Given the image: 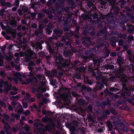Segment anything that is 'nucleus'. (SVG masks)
Masks as SVG:
<instances>
[{
	"instance_id": "nucleus-64",
	"label": "nucleus",
	"mask_w": 134,
	"mask_h": 134,
	"mask_svg": "<svg viewBox=\"0 0 134 134\" xmlns=\"http://www.w3.org/2000/svg\"><path fill=\"white\" fill-rule=\"evenodd\" d=\"M110 55L113 57H115L116 55V53L115 52H112L111 53Z\"/></svg>"
},
{
	"instance_id": "nucleus-34",
	"label": "nucleus",
	"mask_w": 134,
	"mask_h": 134,
	"mask_svg": "<svg viewBox=\"0 0 134 134\" xmlns=\"http://www.w3.org/2000/svg\"><path fill=\"white\" fill-rule=\"evenodd\" d=\"M55 45V50H57L59 49V47H61V45L60 43H57Z\"/></svg>"
},
{
	"instance_id": "nucleus-13",
	"label": "nucleus",
	"mask_w": 134,
	"mask_h": 134,
	"mask_svg": "<svg viewBox=\"0 0 134 134\" xmlns=\"http://www.w3.org/2000/svg\"><path fill=\"white\" fill-rule=\"evenodd\" d=\"M103 102L104 103L105 106H110L111 101L109 100V98H107L106 99V101H104Z\"/></svg>"
},
{
	"instance_id": "nucleus-37",
	"label": "nucleus",
	"mask_w": 134,
	"mask_h": 134,
	"mask_svg": "<svg viewBox=\"0 0 134 134\" xmlns=\"http://www.w3.org/2000/svg\"><path fill=\"white\" fill-rule=\"evenodd\" d=\"M0 75L3 78L4 77L6 76L5 73L4 72V71L3 70H1L0 71Z\"/></svg>"
},
{
	"instance_id": "nucleus-59",
	"label": "nucleus",
	"mask_w": 134,
	"mask_h": 134,
	"mask_svg": "<svg viewBox=\"0 0 134 134\" xmlns=\"http://www.w3.org/2000/svg\"><path fill=\"white\" fill-rule=\"evenodd\" d=\"M8 128H9L8 126H5L4 127H3V129L4 130V131L5 132L8 131ZM9 127V128H10Z\"/></svg>"
},
{
	"instance_id": "nucleus-46",
	"label": "nucleus",
	"mask_w": 134,
	"mask_h": 134,
	"mask_svg": "<svg viewBox=\"0 0 134 134\" xmlns=\"http://www.w3.org/2000/svg\"><path fill=\"white\" fill-rule=\"evenodd\" d=\"M32 92L34 93L35 94V93H38V91L37 89H36L35 87H33L32 88Z\"/></svg>"
},
{
	"instance_id": "nucleus-5",
	"label": "nucleus",
	"mask_w": 134,
	"mask_h": 134,
	"mask_svg": "<svg viewBox=\"0 0 134 134\" xmlns=\"http://www.w3.org/2000/svg\"><path fill=\"white\" fill-rule=\"evenodd\" d=\"M12 86V85L10 83L9 85H8L7 86L3 89L4 92L5 94H7L9 91L11 90Z\"/></svg>"
},
{
	"instance_id": "nucleus-17",
	"label": "nucleus",
	"mask_w": 134,
	"mask_h": 134,
	"mask_svg": "<svg viewBox=\"0 0 134 134\" xmlns=\"http://www.w3.org/2000/svg\"><path fill=\"white\" fill-rule=\"evenodd\" d=\"M97 75L96 76V79L98 80H100V77L101 76V74H100L99 72L97 71Z\"/></svg>"
},
{
	"instance_id": "nucleus-40",
	"label": "nucleus",
	"mask_w": 134,
	"mask_h": 134,
	"mask_svg": "<svg viewBox=\"0 0 134 134\" xmlns=\"http://www.w3.org/2000/svg\"><path fill=\"white\" fill-rule=\"evenodd\" d=\"M46 44H47V48L48 51L52 48L51 45L49 44V43H48V42H46Z\"/></svg>"
},
{
	"instance_id": "nucleus-6",
	"label": "nucleus",
	"mask_w": 134,
	"mask_h": 134,
	"mask_svg": "<svg viewBox=\"0 0 134 134\" xmlns=\"http://www.w3.org/2000/svg\"><path fill=\"white\" fill-rule=\"evenodd\" d=\"M72 53V52L70 49H65L64 51L63 52L64 55L66 57H68L69 55H71Z\"/></svg>"
},
{
	"instance_id": "nucleus-52",
	"label": "nucleus",
	"mask_w": 134,
	"mask_h": 134,
	"mask_svg": "<svg viewBox=\"0 0 134 134\" xmlns=\"http://www.w3.org/2000/svg\"><path fill=\"white\" fill-rule=\"evenodd\" d=\"M22 10L20 9H18L17 10V12L20 16L21 15L23 14V13H22Z\"/></svg>"
},
{
	"instance_id": "nucleus-50",
	"label": "nucleus",
	"mask_w": 134,
	"mask_h": 134,
	"mask_svg": "<svg viewBox=\"0 0 134 134\" xmlns=\"http://www.w3.org/2000/svg\"><path fill=\"white\" fill-rule=\"evenodd\" d=\"M5 120L3 119L2 120V122L4 124V126H7L8 127H10V126H9L8 123L7 122H5Z\"/></svg>"
},
{
	"instance_id": "nucleus-47",
	"label": "nucleus",
	"mask_w": 134,
	"mask_h": 134,
	"mask_svg": "<svg viewBox=\"0 0 134 134\" xmlns=\"http://www.w3.org/2000/svg\"><path fill=\"white\" fill-rule=\"evenodd\" d=\"M22 104L23 107L25 109H26L28 107V104L26 102H23L22 103Z\"/></svg>"
},
{
	"instance_id": "nucleus-2",
	"label": "nucleus",
	"mask_w": 134,
	"mask_h": 134,
	"mask_svg": "<svg viewBox=\"0 0 134 134\" xmlns=\"http://www.w3.org/2000/svg\"><path fill=\"white\" fill-rule=\"evenodd\" d=\"M25 82L27 85L30 83L31 85H33L34 84L36 85L38 84V80L36 77L34 76V77L30 78L29 79H26Z\"/></svg>"
},
{
	"instance_id": "nucleus-55",
	"label": "nucleus",
	"mask_w": 134,
	"mask_h": 134,
	"mask_svg": "<svg viewBox=\"0 0 134 134\" xmlns=\"http://www.w3.org/2000/svg\"><path fill=\"white\" fill-rule=\"evenodd\" d=\"M116 89L114 87H110L109 88V90L111 92H114L116 91Z\"/></svg>"
},
{
	"instance_id": "nucleus-53",
	"label": "nucleus",
	"mask_w": 134,
	"mask_h": 134,
	"mask_svg": "<svg viewBox=\"0 0 134 134\" xmlns=\"http://www.w3.org/2000/svg\"><path fill=\"white\" fill-rule=\"evenodd\" d=\"M118 36L120 38H125L126 37V35L124 34H120L118 35Z\"/></svg>"
},
{
	"instance_id": "nucleus-35",
	"label": "nucleus",
	"mask_w": 134,
	"mask_h": 134,
	"mask_svg": "<svg viewBox=\"0 0 134 134\" xmlns=\"http://www.w3.org/2000/svg\"><path fill=\"white\" fill-rule=\"evenodd\" d=\"M11 25L15 27L16 26V22L14 20L12 21L11 22Z\"/></svg>"
},
{
	"instance_id": "nucleus-25",
	"label": "nucleus",
	"mask_w": 134,
	"mask_h": 134,
	"mask_svg": "<svg viewBox=\"0 0 134 134\" xmlns=\"http://www.w3.org/2000/svg\"><path fill=\"white\" fill-rule=\"evenodd\" d=\"M107 31V29L105 27L103 28L102 29L100 30H99V31L100 32L101 34H105V33H106Z\"/></svg>"
},
{
	"instance_id": "nucleus-63",
	"label": "nucleus",
	"mask_w": 134,
	"mask_h": 134,
	"mask_svg": "<svg viewBox=\"0 0 134 134\" xmlns=\"http://www.w3.org/2000/svg\"><path fill=\"white\" fill-rule=\"evenodd\" d=\"M53 16L52 13L49 14L48 16V17L50 20L52 19L53 18Z\"/></svg>"
},
{
	"instance_id": "nucleus-15",
	"label": "nucleus",
	"mask_w": 134,
	"mask_h": 134,
	"mask_svg": "<svg viewBox=\"0 0 134 134\" xmlns=\"http://www.w3.org/2000/svg\"><path fill=\"white\" fill-rule=\"evenodd\" d=\"M45 31L46 34L48 35H49L52 32V29L49 27L46 28Z\"/></svg>"
},
{
	"instance_id": "nucleus-31",
	"label": "nucleus",
	"mask_w": 134,
	"mask_h": 134,
	"mask_svg": "<svg viewBox=\"0 0 134 134\" xmlns=\"http://www.w3.org/2000/svg\"><path fill=\"white\" fill-rule=\"evenodd\" d=\"M12 55H10L9 56H5V58L6 60L8 61H10L12 60Z\"/></svg>"
},
{
	"instance_id": "nucleus-27",
	"label": "nucleus",
	"mask_w": 134,
	"mask_h": 134,
	"mask_svg": "<svg viewBox=\"0 0 134 134\" xmlns=\"http://www.w3.org/2000/svg\"><path fill=\"white\" fill-rule=\"evenodd\" d=\"M93 104H90L88 106V109L92 113L93 109Z\"/></svg>"
},
{
	"instance_id": "nucleus-14",
	"label": "nucleus",
	"mask_w": 134,
	"mask_h": 134,
	"mask_svg": "<svg viewBox=\"0 0 134 134\" xmlns=\"http://www.w3.org/2000/svg\"><path fill=\"white\" fill-rule=\"evenodd\" d=\"M112 6L114 11H119L120 10V8L118 5L113 4Z\"/></svg>"
},
{
	"instance_id": "nucleus-33",
	"label": "nucleus",
	"mask_w": 134,
	"mask_h": 134,
	"mask_svg": "<svg viewBox=\"0 0 134 134\" xmlns=\"http://www.w3.org/2000/svg\"><path fill=\"white\" fill-rule=\"evenodd\" d=\"M45 129L47 131H51L52 130L51 128L50 125H47L45 127Z\"/></svg>"
},
{
	"instance_id": "nucleus-62",
	"label": "nucleus",
	"mask_w": 134,
	"mask_h": 134,
	"mask_svg": "<svg viewBox=\"0 0 134 134\" xmlns=\"http://www.w3.org/2000/svg\"><path fill=\"white\" fill-rule=\"evenodd\" d=\"M74 76L77 79H80L81 78V77L80 76V75L79 74H77L75 75Z\"/></svg>"
},
{
	"instance_id": "nucleus-61",
	"label": "nucleus",
	"mask_w": 134,
	"mask_h": 134,
	"mask_svg": "<svg viewBox=\"0 0 134 134\" xmlns=\"http://www.w3.org/2000/svg\"><path fill=\"white\" fill-rule=\"evenodd\" d=\"M89 95L90 96H92L94 98H95L96 97V96L95 94L94 93L92 92L90 93H89Z\"/></svg>"
},
{
	"instance_id": "nucleus-48",
	"label": "nucleus",
	"mask_w": 134,
	"mask_h": 134,
	"mask_svg": "<svg viewBox=\"0 0 134 134\" xmlns=\"http://www.w3.org/2000/svg\"><path fill=\"white\" fill-rule=\"evenodd\" d=\"M37 46L38 48L40 50H42V44L40 43H38L37 44Z\"/></svg>"
},
{
	"instance_id": "nucleus-1",
	"label": "nucleus",
	"mask_w": 134,
	"mask_h": 134,
	"mask_svg": "<svg viewBox=\"0 0 134 134\" xmlns=\"http://www.w3.org/2000/svg\"><path fill=\"white\" fill-rule=\"evenodd\" d=\"M57 63L58 62H57ZM59 63L57 65V69L62 70L63 68L68 67L69 64V61L67 60H63L61 62H58Z\"/></svg>"
},
{
	"instance_id": "nucleus-54",
	"label": "nucleus",
	"mask_w": 134,
	"mask_h": 134,
	"mask_svg": "<svg viewBox=\"0 0 134 134\" xmlns=\"http://www.w3.org/2000/svg\"><path fill=\"white\" fill-rule=\"evenodd\" d=\"M11 6L10 3L9 2H7L5 3V7H10Z\"/></svg>"
},
{
	"instance_id": "nucleus-30",
	"label": "nucleus",
	"mask_w": 134,
	"mask_h": 134,
	"mask_svg": "<svg viewBox=\"0 0 134 134\" xmlns=\"http://www.w3.org/2000/svg\"><path fill=\"white\" fill-rule=\"evenodd\" d=\"M110 43L113 47H115L116 46V42L114 41H113L112 39L110 40Z\"/></svg>"
},
{
	"instance_id": "nucleus-9",
	"label": "nucleus",
	"mask_w": 134,
	"mask_h": 134,
	"mask_svg": "<svg viewBox=\"0 0 134 134\" xmlns=\"http://www.w3.org/2000/svg\"><path fill=\"white\" fill-rule=\"evenodd\" d=\"M52 75L51 76L54 77V76H57L59 77V76H58V72L55 69H54L51 71Z\"/></svg>"
},
{
	"instance_id": "nucleus-28",
	"label": "nucleus",
	"mask_w": 134,
	"mask_h": 134,
	"mask_svg": "<svg viewBox=\"0 0 134 134\" xmlns=\"http://www.w3.org/2000/svg\"><path fill=\"white\" fill-rule=\"evenodd\" d=\"M56 82V79H55V80L51 79L50 80V83L53 86H54L55 85V83Z\"/></svg>"
},
{
	"instance_id": "nucleus-22",
	"label": "nucleus",
	"mask_w": 134,
	"mask_h": 134,
	"mask_svg": "<svg viewBox=\"0 0 134 134\" xmlns=\"http://www.w3.org/2000/svg\"><path fill=\"white\" fill-rule=\"evenodd\" d=\"M119 68L118 70V72L120 73H123L124 71V68L123 67H122L121 66H119Z\"/></svg>"
},
{
	"instance_id": "nucleus-41",
	"label": "nucleus",
	"mask_w": 134,
	"mask_h": 134,
	"mask_svg": "<svg viewBox=\"0 0 134 134\" xmlns=\"http://www.w3.org/2000/svg\"><path fill=\"white\" fill-rule=\"evenodd\" d=\"M131 9L129 7H126L125 10H123V12L124 13H125L126 12H131Z\"/></svg>"
},
{
	"instance_id": "nucleus-42",
	"label": "nucleus",
	"mask_w": 134,
	"mask_h": 134,
	"mask_svg": "<svg viewBox=\"0 0 134 134\" xmlns=\"http://www.w3.org/2000/svg\"><path fill=\"white\" fill-rule=\"evenodd\" d=\"M63 29L65 32L69 30V27L68 26H65L63 27Z\"/></svg>"
},
{
	"instance_id": "nucleus-10",
	"label": "nucleus",
	"mask_w": 134,
	"mask_h": 134,
	"mask_svg": "<svg viewBox=\"0 0 134 134\" xmlns=\"http://www.w3.org/2000/svg\"><path fill=\"white\" fill-rule=\"evenodd\" d=\"M56 7L57 8H62L63 5L61 3L60 0H57L56 2Z\"/></svg>"
},
{
	"instance_id": "nucleus-43",
	"label": "nucleus",
	"mask_w": 134,
	"mask_h": 134,
	"mask_svg": "<svg viewBox=\"0 0 134 134\" xmlns=\"http://www.w3.org/2000/svg\"><path fill=\"white\" fill-rule=\"evenodd\" d=\"M25 130L26 131H29L30 130V127L28 126H26L24 127Z\"/></svg>"
},
{
	"instance_id": "nucleus-18",
	"label": "nucleus",
	"mask_w": 134,
	"mask_h": 134,
	"mask_svg": "<svg viewBox=\"0 0 134 134\" xmlns=\"http://www.w3.org/2000/svg\"><path fill=\"white\" fill-rule=\"evenodd\" d=\"M104 93L105 95L106 96L110 95L111 94V93L110 92L107 88H106L104 90Z\"/></svg>"
},
{
	"instance_id": "nucleus-51",
	"label": "nucleus",
	"mask_w": 134,
	"mask_h": 134,
	"mask_svg": "<svg viewBox=\"0 0 134 134\" xmlns=\"http://www.w3.org/2000/svg\"><path fill=\"white\" fill-rule=\"evenodd\" d=\"M48 51H49L50 54H54L55 52V51H54V50L53 49H52V48L51 49L48 50Z\"/></svg>"
},
{
	"instance_id": "nucleus-12",
	"label": "nucleus",
	"mask_w": 134,
	"mask_h": 134,
	"mask_svg": "<svg viewBox=\"0 0 134 134\" xmlns=\"http://www.w3.org/2000/svg\"><path fill=\"white\" fill-rule=\"evenodd\" d=\"M21 6H22V8H21L22 10L24 13L27 12L28 11V8L23 5L21 4L20 6V7L21 8Z\"/></svg>"
},
{
	"instance_id": "nucleus-36",
	"label": "nucleus",
	"mask_w": 134,
	"mask_h": 134,
	"mask_svg": "<svg viewBox=\"0 0 134 134\" xmlns=\"http://www.w3.org/2000/svg\"><path fill=\"white\" fill-rule=\"evenodd\" d=\"M108 126L109 130L111 131L113 129V126L112 125L110 124H109L108 125Z\"/></svg>"
},
{
	"instance_id": "nucleus-56",
	"label": "nucleus",
	"mask_w": 134,
	"mask_h": 134,
	"mask_svg": "<svg viewBox=\"0 0 134 134\" xmlns=\"http://www.w3.org/2000/svg\"><path fill=\"white\" fill-rule=\"evenodd\" d=\"M5 48L6 46L5 45H3V47H1V49L2 52H3L5 51Z\"/></svg>"
},
{
	"instance_id": "nucleus-38",
	"label": "nucleus",
	"mask_w": 134,
	"mask_h": 134,
	"mask_svg": "<svg viewBox=\"0 0 134 134\" xmlns=\"http://www.w3.org/2000/svg\"><path fill=\"white\" fill-rule=\"evenodd\" d=\"M30 113V112L29 110H26L25 112L23 113V114H24L25 116H27L29 115Z\"/></svg>"
},
{
	"instance_id": "nucleus-57",
	"label": "nucleus",
	"mask_w": 134,
	"mask_h": 134,
	"mask_svg": "<svg viewBox=\"0 0 134 134\" xmlns=\"http://www.w3.org/2000/svg\"><path fill=\"white\" fill-rule=\"evenodd\" d=\"M104 113L106 115H109L110 114L111 112L109 110H107L105 111Z\"/></svg>"
},
{
	"instance_id": "nucleus-60",
	"label": "nucleus",
	"mask_w": 134,
	"mask_h": 134,
	"mask_svg": "<svg viewBox=\"0 0 134 134\" xmlns=\"http://www.w3.org/2000/svg\"><path fill=\"white\" fill-rule=\"evenodd\" d=\"M30 15L32 18H34L36 16V14L35 12H33L31 13Z\"/></svg>"
},
{
	"instance_id": "nucleus-21",
	"label": "nucleus",
	"mask_w": 134,
	"mask_h": 134,
	"mask_svg": "<svg viewBox=\"0 0 134 134\" xmlns=\"http://www.w3.org/2000/svg\"><path fill=\"white\" fill-rule=\"evenodd\" d=\"M113 124L114 125H122L123 123L120 120H119L114 121L113 122Z\"/></svg>"
},
{
	"instance_id": "nucleus-39",
	"label": "nucleus",
	"mask_w": 134,
	"mask_h": 134,
	"mask_svg": "<svg viewBox=\"0 0 134 134\" xmlns=\"http://www.w3.org/2000/svg\"><path fill=\"white\" fill-rule=\"evenodd\" d=\"M38 16L39 18H42L45 16L44 14L42 13H39L38 14Z\"/></svg>"
},
{
	"instance_id": "nucleus-29",
	"label": "nucleus",
	"mask_w": 134,
	"mask_h": 134,
	"mask_svg": "<svg viewBox=\"0 0 134 134\" xmlns=\"http://www.w3.org/2000/svg\"><path fill=\"white\" fill-rule=\"evenodd\" d=\"M120 5L121 7L122 6L124 5L126 3V1L125 0H121L120 2Z\"/></svg>"
},
{
	"instance_id": "nucleus-32",
	"label": "nucleus",
	"mask_w": 134,
	"mask_h": 134,
	"mask_svg": "<svg viewBox=\"0 0 134 134\" xmlns=\"http://www.w3.org/2000/svg\"><path fill=\"white\" fill-rule=\"evenodd\" d=\"M110 111L111 113L114 115H116L117 114V113L116 110L113 108L110 109Z\"/></svg>"
},
{
	"instance_id": "nucleus-26",
	"label": "nucleus",
	"mask_w": 134,
	"mask_h": 134,
	"mask_svg": "<svg viewBox=\"0 0 134 134\" xmlns=\"http://www.w3.org/2000/svg\"><path fill=\"white\" fill-rule=\"evenodd\" d=\"M5 0H0V6L3 7H5Z\"/></svg>"
},
{
	"instance_id": "nucleus-19",
	"label": "nucleus",
	"mask_w": 134,
	"mask_h": 134,
	"mask_svg": "<svg viewBox=\"0 0 134 134\" xmlns=\"http://www.w3.org/2000/svg\"><path fill=\"white\" fill-rule=\"evenodd\" d=\"M44 29V27L42 24L39 25L38 28L37 29L39 31V32L40 33H43V29Z\"/></svg>"
},
{
	"instance_id": "nucleus-4",
	"label": "nucleus",
	"mask_w": 134,
	"mask_h": 134,
	"mask_svg": "<svg viewBox=\"0 0 134 134\" xmlns=\"http://www.w3.org/2000/svg\"><path fill=\"white\" fill-rule=\"evenodd\" d=\"M54 59L55 60L56 64L57 65L59 63H57V62L59 63L61 62L63 60V58L61 55H59L58 56H55L54 57Z\"/></svg>"
},
{
	"instance_id": "nucleus-16",
	"label": "nucleus",
	"mask_w": 134,
	"mask_h": 134,
	"mask_svg": "<svg viewBox=\"0 0 134 134\" xmlns=\"http://www.w3.org/2000/svg\"><path fill=\"white\" fill-rule=\"evenodd\" d=\"M26 96L24 97L25 99L29 102H30L29 99L31 97V95L29 93H27L26 94Z\"/></svg>"
},
{
	"instance_id": "nucleus-44",
	"label": "nucleus",
	"mask_w": 134,
	"mask_h": 134,
	"mask_svg": "<svg viewBox=\"0 0 134 134\" xmlns=\"http://www.w3.org/2000/svg\"><path fill=\"white\" fill-rule=\"evenodd\" d=\"M31 27L33 29H36L37 27V25L35 23H32L31 24Z\"/></svg>"
},
{
	"instance_id": "nucleus-20",
	"label": "nucleus",
	"mask_w": 134,
	"mask_h": 134,
	"mask_svg": "<svg viewBox=\"0 0 134 134\" xmlns=\"http://www.w3.org/2000/svg\"><path fill=\"white\" fill-rule=\"evenodd\" d=\"M11 116L13 117H14L17 120L19 119L20 117V115L17 114H15L14 113H13L12 114H11Z\"/></svg>"
},
{
	"instance_id": "nucleus-11",
	"label": "nucleus",
	"mask_w": 134,
	"mask_h": 134,
	"mask_svg": "<svg viewBox=\"0 0 134 134\" xmlns=\"http://www.w3.org/2000/svg\"><path fill=\"white\" fill-rule=\"evenodd\" d=\"M81 16L84 20H87L90 18V16L88 14H83Z\"/></svg>"
},
{
	"instance_id": "nucleus-23",
	"label": "nucleus",
	"mask_w": 134,
	"mask_h": 134,
	"mask_svg": "<svg viewBox=\"0 0 134 134\" xmlns=\"http://www.w3.org/2000/svg\"><path fill=\"white\" fill-rule=\"evenodd\" d=\"M5 12V8H3L0 10V15L1 17H3L4 15Z\"/></svg>"
},
{
	"instance_id": "nucleus-3",
	"label": "nucleus",
	"mask_w": 134,
	"mask_h": 134,
	"mask_svg": "<svg viewBox=\"0 0 134 134\" xmlns=\"http://www.w3.org/2000/svg\"><path fill=\"white\" fill-rule=\"evenodd\" d=\"M54 34L56 35H58L59 38H60L63 33V32L62 29H55L53 31Z\"/></svg>"
},
{
	"instance_id": "nucleus-58",
	"label": "nucleus",
	"mask_w": 134,
	"mask_h": 134,
	"mask_svg": "<svg viewBox=\"0 0 134 134\" xmlns=\"http://www.w3.org/2000/svg\"><path fill=\"white\" fill-rule=\"evenodd\" d=\"M11 99L12 98L18 99L20 98V97L18 95H16L15 96H13L11 97Z\"/></svg>"
},
{
	"instance_id": "nucleus-24",
	"label": "nucleus",
	"mask_w": 134,
	"mask_h": 134,
	"mask_svg": "<svg viewBox=\"0 0 134 134\" xmlns=\"http://www.w3.org/2000/svg\"><path fill=\"white\" fill-rule=\"evenodd\" d=\"M4 119L7 122L9 120L10 118V116L6 114H4L3 115Z\"/></svg>"
},
{
	"instance_id": "nucleus-49",
	"label": "nucleus",
	"mask_w": 134,
	"mask_h": 134,
	"mask_svg": "<svg viewBox=\"0 0 134 134\" xmlns=\"http://www.w3.org/2000/svg\"><path fill=\"white\" fill-rule=\"evenodd\" d=\"M23 108H20V109H18L17 110V112L18 113L21 114L23 112Z\"/></svg>"
},
{
	"instance_id": "nucleus-45",
	"label": "nucleus",
	"mask_w": 134,
	"mask_h": 134,
	"mask_svg": "<svg viewBox=\"0 0 134 134\" xmlns=\"http://www.w3.org/2000/svg\"><path fill=\"white\" fill-rule=\"evenodd\" d=\"M35 93V94L37 96V98L38 99H39L41 97L42 94H41V93Z\"/></svg>"
},
{
	"instance_id": "nucleus-7",
	"label": "nucleus",
	"mask_w": 134,
	"mask_h": 134,
	"mask_svg": "<svg viewBox=\"0 0 134 134\" xmlns=\"http://www.w3.org/2000/svg\"><path fill=\"white\" fill-rule=\"evenodd\" d=\"M116 63L119 66H121L123 64L122 58L119 57V58L116 59Z\"/></svg>"
},
{
	"instance_id": "nucleus-8",
	"label": "nucleus",
	"mask_w": 134,
	"mask_h": 134,
	"mask_svg": "<svg viewBox=\"0 0 134 134\" xmlns=\"http://www.w3.org/2000/svg\"><path fill=\"white\" fill-rule=\"evenodd\" d=\"M103 84L102 83L100 82H98L97 83L96 90L97 91V90H101L103 87Z\"/></svg>"
}]
</instances>
